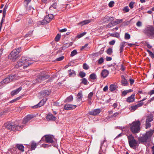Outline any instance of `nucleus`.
<instances>
[{
  "label": "nucleus",
  "mask_w": 154,
  "mask_h": 154,
  "mask_svg": "<svg viewBox=\"0 0 154 154\" xmlns=\"http://www.w3.org/2000/svg\"><path fill=\"white\" fill-rule=\"evenodd\" d=\"M32 63L31 62V59L30 58L26 57H23L17 61L15 64V67L18 68L23 66V68L25 69Z\"/></svg>",
  "instance_id": "nucleus-1"
},
{
  "label": "nucleus",
  "mask_w": 154,
  "mask_h": 154,
  "mask_svg": "<svg viewBox=\"0 0 154 154\" xmlns=\"http://www.w3.org/2000/svg\"><path fill=\"white\" fill-rule=\"evenodd\" d=\"M21 51V47H19L13 50L8 55V58L12 60L13 61H15L19 57V54Z\"/></svg>",
  "instance_id": "nucleus-2"
},
{
  "label": "nucleus",
  "mask_w": 154,
  "mask_h": 154,
  "mask_svg": "<svg viewBox=\"0 0 154 154\" xmlns=\"http://www.w3.org/2000/svg\"><path fill=\"white\" fill-rule=\"evenodd\" d=\"M140 122L139 120L133 122L130 125L131 131L133 134L138 133L140 131Z\"/></svg>",
  "instance_id": "nucleus-3"
},
{
  "label": "nucleus",
  "mask_w": 154,
  "mask_h": 154,
  "mask_svg": "<svg viewBox=\"0 0 154 154\" xmlns=\"http://www.w3.org/2000/svg\"><path fill=\"white\" fill-rule=\"evenodd\" d=\"M128 143L131 148L134 149H136L138 146V142L134 139L132 135H129L127 137Z\"/></svg>",
  "instance_id": "nucleus-4"
},
{
  "label": "nucleus",
  "mask_w": 154,
  "mask_h": 154,
  "mask_svg": "<svg viewBox=\"0 0 154 154\" xmlns=\"http://www.w3.org/2000/svg\"><path fill=\"white\" fill-rule=\"evenodd\" d=\"M153 132L154 130H152L147 132L145 134L143 135L142 137L139 138V141L141 142H146L147 139L152 136Z\"/></svg>",
  "instance_id": "nucleus-5"
},
{
  "label": "nucleus",
  "mask_w": 154,
  "mask_h": 154,
  "mask_svg": "<svg viewBox=\"0 0 154 154\" xmlns=\"http://www.w3.org/2000/svg\"><path fill=\"white\" fill-rule=\"evenodd\" d=\"M5 126L7 129L12 130H14V128L17 130H20L22 128V127L18 125H13L12 123L11 122H7L5 124Z\"/></svg>",
  "instance_id": "nucleus-6"
},
{
  "label": "nucleus",
  "mask_w": 154,
  "mask_h": 154,
  "mask_svg": "<svg viewBox=\"0 0 154 154\" xmlns=\"http://www.w3.org/2000/svg\"><path fill=\"white\" fill-rule=\"evenodd\" d=\"M154 31V27L152 26H148L143 30V32L150 38Z\"/></svg>",
  "instance_id": "nucleus-7"
},
{
  "label": "nucleus",
  "mask_w": 154,
  "mask_h": 154,
  "mask_svg": "<svg viewBox=\"0 0 154 154\" xmlns=\"http://www.w3.org/2000/svg\"><path fill=\"white\" fill-rule=\"evenodd\" d=\"M18 78V77L16 75H10L8 77H7L4 79L1 82L2 84L8 83L14 80H17Z\"/></svg>",
  "instance_id": "nucleus-8"
},
{
  "label": "nucleus",
  "mask_w": 154,
  "mask_h": 154,
  "mask_svg": "<svg viewBox=\"0 0 154 154\" xmlns=\"http://www.w3.org/2000/svg\"><path fill=\"white\" fill-rule=\"evenodd\" d=\"M54 16L51 14L46 15L44 19L41 22L42 25L46 24L50 22L53 18Z\"/></svg>",
  "instance_id": "nucleus-9"
},
{
  "label": "nucleus",
  "mask_w": 154,
  "mask_h": 154,
  "mask_svg": "<svg viewBox=\"0 0 154 154\" xmlns=\"http://www.w3.org/2000/svg\"><path fill=\"white\" fill-rule=\"evenodd\" d=\"M153 120V117L152 115L148 116L147 118L146 122V128L147 129L149 128L151 126V124L150 122Z\"/></svg>",
  "instance_id": "nucleus-10"
},
{
  "label": "nucleus",
  "mask_w": 154,
  "mask_h": 154,
  "mask_svg": "<svg viewBox=\"0 0 154 154\" xmlns=\"http://www.w3.org/2000/svg\"><path fill=\"white\" fill-rule=\"evenodd\" d=\"M34 117L35 116L33 115H27L24 118L23 122V124H25Z\"/></svg>",
  "instance_id": "nucleus-11"
},
{
  "label": "nucleus",
  "mask_w": 154,
  "mask_h": 154,
  "mask_svg": "<svg viewBox=\"0 0 154 154\" xmlns=\"http://www.w3.org/2000/svg\"><path fill=\"white\" fill-rule=\"evenodd\" d=\"M46 119L48 121H55L56 120L57 118L52 114L49 113L47 116Z\"/></svg>",
  "instance_id": "nucleus-12"
},
{
  "label": "nucleus",
  "mask_w": 154,
  "mask_h": 154,
  "mask_svg": "<svg viewBox=\"0 0 154 154\" xmlns=\"http://www.w3.org/2000/svg\"><path fill=\"white\" fill-rule=\"evenodd\" d=\"M47 100V98H46L45 100L43 99L38 104L32 106V108L33 109H36L41 107L45 104Z\"/></svg>",
  "instance_id": "nucleus-13"
},
{
  "label": "nucleus",
  "mask_w": 154,
  "mask_h": 154,
  "mask_svg": "<svg viewBox=\"0 0 154 154\" xmlns=\"http://www.w3.org/2000/svg\"><path fill=\"white\" fill-rule=\"evenodd\" d=\"M47 100V98H46L45 100L43 99L38 104L32 106V108L33 109H36L41 107L45 104Z\"/></svg>",
  "instance_id": "nucleus-14"
},
{
  "label": "nucleus",
  "mask_w": 154,
  "mask_h": 154,
  "mask_svg": "<svg viewBox=\"0 0 154 154\" xmlns=\"http://www.w3.org/2000/svg\"><path fill=\"white\" fill-rule=\"evenodd\" d=\"M101 112L100 109H97L92 110L89 112V114L91 115L96 116L99 114Z\"/></svg>",
  "instance_id": "nucleus-15"
},
{
  "label": "nucleus",
  "mask_w": 154,
  "mask_h": 154,
  "mask_svg": "<svg viewBox=\"0 0 154 154\" xmlns=\"http://www.w3.org/2000/svg\"><path fill=\"white\" fill-rule=\"evenodd\" d=\"M46 142L48 143H52L53 142V137L52 136L47 135L44 136Z\"/></svg>",
  "instance_id": "nucleus-16"
},
{
  "label": "nucleus",
  "mask_w": 154,
  "mask_h": 154,
  "mask_svg": "<svg viewBox=\"0 0 154 154\" xmlns=\"http://www.w3.org/2000/svg\"><path fill=\"white\" fill-rule=\"evenodd\" d=\"M51 92L50 90H45L40 92L42 97H46L49 96Z\"/></svg>",
  "instance_id": "nucleus-17"
},
{
  "label": "nucleus",
  "mask_w": 154,
  "mask_h": 154,
  "mask_svg": "<svg viewBox=\"0 0 154 154\" xmlns=\"http://www.w3.org/2000/svg\"><path fill=\"white\" fill-rule=\"evenodd\" d=\"M76 105H72L71 104H66L64 106V109L66 110H70L75 108Z\"/></svg>",
  "instance_id": "nucleus-18"
},
{
  "label": "nucleus",
  "mask_w": 154,
  "mask_h": 154,
  "mask_svg": "<svg viewBox=\"0 0 154 154\" xmlns=\"http://www.w3.org/2000/svg\"><path fill=\"white\" fill-rule=\"evenodd\" d=\"M135 100V94H133L131 96L128 97L126 101L128 103H130L134 101Z\"/></svg>",
  "instance_id": "nucleus-19"
},
{
  "label": "nucleus",
  "mask_w": 154,
  "mask_h": 154,
  "mask_svg": "<svg viewBox=\"0 0 154 154\" xmlns=\"http://www.w3.org/2000/svg\"><path fill=\"white\" fill-rule=\"evenodd\" d=\"M109 71L106 69H104L102 71L101 73V77L103 78L106 77L109 74Z\"/></svg>",
  "instance_id": "nucleus-20"
},
{
  "label": "nucleus",
  "mask_w": 154,
  "mask_h": 154,
  "mask_svg": "<svg viewBox=\"0 0 154 154\" xmlns=\"http://www.w3.org/2000/svg\"><path fill=\"white\" fill-rule=\"evenodd\" d=\"M94 19L88 20H85L81 22L78 23V25L81 24L82 26L88 24L91 22L93 21Z\"/></svg>",
  "instance_id": "nucleus-21"
},
{
  "label": "nucleus",
  "mask_w": 154,
  "mask_h": 154,
  "mask_svg": "<svg viewBox=\"0 0 154 154\" xmlns=\"http://www.w3.org/2000/svg\"><path fill=\"white\" fill-rule=\"evenodd\" d=\"M122 79L121 80V83L122 85L125 86L128 84V82L127 80L124 77V76L122 75L121 76Z\"/></svg>",
  "instance_id": "nucleus-22"
},
{
  "label": "nucleus",
  "mask_w": 154,
  "mask_h": 154,
  "mask_svg": "<svg viewBox=\"0 0 154 154\" xmlns=\"http://www.w3.org/2000/svg\"><path fill=\"white\" fill-rule=\"evenodd\" d=\"M15 146L21 152H23L24 151V147L22 144H17Z\"/></svg>",
  "instance_id": "nucleus-23"
},
{
  "label": "nucleus",
  "mask_w": 154,
  "mask_h": 154,
  "mask_svg": "<svg viewBox=\"0 0 154 154\" xmlns=\"http://www.w3.org/2000/svg\"><path fill=\"white\" fill-rule=\"evenodd\" d=\"M21 89L22 88L21 87H20L17 89L12 91L11 93V95L13 96L17 94L21 90Z\"/></svg>",
  "instance_id": "nucleus-24"
},
{
  "label": "nucleus",
  "mask_w": 154,
  "mask_h": 154,
  "mask_svg": "<svg viewBox=\"0 0 154 154\" xmlns=\"http://www.w3.org/2000/svg\"><path fill=\"white\" fill-rule=\"evenodd\" d=\"M126 43V42H123L121 43L120 45V48L119 49L120 53L123 51L124 48Z\"/></svg>",
  "instance_id": "nucleus-25"
},
{
  "label": "nucleus",
  "mask_w": 154,
  "mask_h": 154,
  "mask_svg": "<svg viewBox=\"0 0 154 154\" xmlns=\"http://www.w3.org/2000/svg\"><path fill=\"white\" fill-rule=\"evenodd\" d=\"M113 18L108 16H105L103 19V21L104 23L108 22L110 20H112Z\"/></svg>",
  "instance_id": "nucleus-26"
},
{
  "label": "nucleus",
  "mask_w": 154,
  "mask_h": 154,
  "mask_svg": "<svg viewBox=\"0 0 154 154\" xmlns=\"http://www.w3.org/2000/svg\"><path fill=\"white\" fill-rule=\"evenodd\" d=\"M143 104V103H140L137 104L136 105L132 106L131 107L132 109L133 110V111H134L137 109V108H138L139 107L142 106Z\"/></svg>",
  "instance_id": "nucleus-27"
},
{
  "label": "nucleus",
  "mask_w": 154,
  "mask_h": 154,
  "mask_svg": "<svg viewBox=\"0 0 154 154\" xmlns=\"http://www.w3.org/2000/svg\"><path fill=\"white\" fill-rule=\"evenodd\" d=\"M117 88V86L115 84H111L109 86V90L111 91H115Z\"/></svg>",
  "instance_id": "nucleus-28"
},
{
  "label": "nucleus",
  "mask_w": 154,
  "mask_h": 154,
  "mask_svg": "<svg viewBox=\"0 0 154 154\" xmlns=\"http://www.w3.org/2000/svg\"><path fill=\"white\" fill-rule=\"evenodd\" d=\"M133 90L132 89L125 90L122 92L121 94V96H125L128 93L131 92Z\"/></svg>",
  "instance_id": "nucleus-29"
},
{
  "label": "nucleus",
  "mask_w": 154,
  "mask_h": 154,
  "mask_svg": "<svg viewBox=\"0 0 154 154\" xmlns=\"http://www.w3.org/2000/svg\"><path fill=\"white\" fill-rule=\"evenodd\" d=\"M83 95L82 91H81L78 93L77 95V100L80 101L82 100Z\"/></svg>",
  "instance_id": "nucleus-30"
},
{
  "label": "nucleus",
  "mask_w": 154,
  "mask_h": 154,
  "mask_svg": "<svg viewBox=\"0 0 154 154\" xmlns=\"http://www.w3.org/2000/svg\"><path fill=\"white\" fill-rule=\"evenodd\" d=\"M38 144L34 142H32L31 143V150H34L36 148V146Z\"/></svg>",
  "instance_id": "nucleus-31"
},
{
  "label": "nucleus",
  "mask_w": 154,
  "mask_h": 154,
  "mask_svg": "<svg viewBox=\"0 0 154 154\" xmlns=\"http://www.w3.org/2000/svg\"><path fill=\"white\" fill-rule=\"evenodd\" d=\"M69 73L70 76H74L76 75L75 71L72 70H69Z\"/></svg>",
  "instance_id": "nucleus-32"
},
{
  "label": "nucleus",
  "mask_w": 154,
  "mask_h": 154,
  "mask_svg": "<svg viewBox=\"0 0 154 154\" xmlns=\"http://www.w3.org/2000/svg\"><path fill=\"white\" fill-rule=\"evenodd\" d=\"M81 83L85 85H87L88 83V82L87 81V79L85 78L81 79Z\"/></svg>",
  "instance_id": "nucleus-33"
},
{
  "label": "nucleus",
  "mask_w": 154,
  "mask_h": 154,
  "mask_svg": "<svg viewBox=\"0 0 154 154\" xmlns=\"http://www.w3.org/2000/svg\"><path fill=\"white\" fill-rule=\"evenodd\" d=\"M73 100V98L72 95H70L67 98L66 100V102H70Z\"/></svg>",
  "instance_id": "nucleus-34"
},
{
  "label": "nucleus",
  "mask_w": 154,
  "mask_h": 154,
  "mask_svg": "<svg viewBox=\"0 0 154 154\" xmlns=\"http://www.w3.org/2000/svg\"><path fill=\"white\" fill-rule=\"evenodd\" d=\"M90 78L93 80H94L96 79L97 76L94 73L91 74L89 76Z\"/></svg>",
  "instance_id": "nucleus-35"
},
{
  "label": "nucleus",
  "mask_w": 154,
  "mask_h": 154,
  "mask_svg": "<svg viewBox=\"0 0 154 154\" xmlns=\"http://www.w3.org/2000/svg\"><path fill=\"white\" fill-rule=\"evenodd\" d=\"M110 36H111L116 37L117 38L119 37V35L117 32H116L115 33H111L110 34Z\"/></svg>",
  "instance_id": "nucleus-36"
},
{
  "label": "nucleus",
  "mask_w": 154,
  "mask_h": 154,
  "mask_svg": "<svg viewBox=\"0 0 154 154\" xmlns=\"http://www.w3.org/2000/svg\"><path fill=\"white\" fill-rule=\"evenodd\" d=\"M77 54V52L76 50H74L71 52L70 56L71 57H73L76 55Z\"/></svg>",
  "instance_id": "nucleus-37"
},
{
  "label": "nucleus",
  "mask_w": 154,
  "mask_h": 154,
  "mask_svg": "<svg viewBox=\"0 0 154 154\" xmlns=\"http://www.w3.org/2000/svg\"><path fill=\"white\" fill-rule=\"evenodd\" d=\"M130 35L128 33H126L125 35V39L126 40H128L130 38Z\"/></svg>",
  "instance_id": "nucleus-38"
},
{
  "label": "nucleus",
  "mask_w": 154,
  "mask_h": 154,
  "mask_svg": "<svg viewBox=\"0 0 154 154\" xmlns=\"http://www.w3.org/2000/svg\"><path fill=\"white\" fill-rule=\"evenodd\" d=\"M61 37V35L59 34H58L56 36L55 38V40L56 42H58L60 39V38Z\"/></svg>",
  "instance_id": "nucleus-39"
},
{
  "label": "nucleus",
  "mask_w": 154,
  "mask_h": 154,
  "mask_svg": "<svg viewBox=\"0 0 154 154\" xmlns=\"http://www.w3.org/2000/svg\"><path fill=\"white\" fill-rule=\"evenodd\" d=\"M106 52L108 54L110 55L112 52V49L109 48L107 50Z\"/></svg>",
  "instance_id": "nucleus-40"
},
{
  "label": "nucleus",
  "mask_w": 154,
  "mask_h": 154,
  "mask_svg": "<svg viewBox=\"0 0 154 154\" xmlns=\"http://www.w3.org/2000/svg\"><path fill=\"white\" fill-rule=\"evenodd\" d=\"M48 77V75H42L41 76H39V79H40L41 80H44L46 78Z\"/></svg>",
  "instance_id": "nucleus-41"
},
{
  "label": "nucleus",
  "mask_w": 154,
  "mask_h": 154,
  "mask_svg": "<svg viewBox=\"0 0 154 154\" xmlns=\"http://www.w3.org/2000/svg\"><path fill=\"white\" fill-rule=\"evenodd\" d=\"M104 60L103 58L101 57L98 60V63L100 64H101L103 62Z\"/></svg>",
  "instance_id": "nucleus-42"
},
{
  "label": "nucleus",
  "mask_w": 154,
  "mask_h": 154,
  "mask_svg": "<svg viewBox=\"0 0 154 154\" xmlns=\"http://www.w3.org/2000/svg\"><path fill=\"white\" fill-rule=\"evenodd\" d=\"M79 75L80 77L81 78H83L85 75V73L82 72H80L79 73Z\"/></svg>",
  "instance_id": "nucleus-43"
},
{
  "label": "nucleus",
  "mask_w": 154,
  "mask_h": 154,
  "mask_svg": "<svg viewBox=\"0 0 154 154\" xmlns=\"http://www.w3.org/2000/svg\"><path fill=\"white\" fill-rule=\"evenodd\" d=\"M93 92H91L89 93L88 95V99H92V97L93 95Z\"/></svg>",
  "instance_id": "nucleus-44"
},
{
  "label": "nucleus",
  "mask_w": 154,
  "mask_h": 154,
  "mask_svg": "<svg viewBox=\"0 0 154 154\" xmlns=\"http://www.w3.org/2000/svg\"><path fill=\"white\" fill-rule=\"evenodd\" d=\"M57 3L56 2L54 3L51 5L50 8V9L52 7L54 9H56L57 7Z\"/></svg>",
  "instance_id": "nucleus-45"
},
{
  "label": "nucleus",
  "mask_w": 154,
  "mask_h": 154,
  "mask_svg": "<svg viewBox=\"0 0 154 154\" xmlns=\"http://www.w3.org/2000/svg\"><path fill=\"white\" fill-rule=\"evenodd\" d=\"M20 97H18L17 98L14 99L12 100L10 102L11 103H12L16 101L17 100H19L20 99Z\"/></svg>",
  "instance_id": "nucleus-46"
},
{
  "label": "nucleus",
  "mask_w": 154,
  "mask_h": 154,
  "mask_svg": "<svg viewBox=\"0 0 154 154\" xmlns=\"http://www.w3.org/2000/svg\"><path fill=\"white\" fill-rule=\"evenodd\" d=\"M83 68L84 69L87 70L88 69L89 67L86 63H85L83 64Z\"/></svg>",
  "instance_id": "nucleus-47"
},
{
  "label": "nucleus",
  "mask_w": 154,
  "mask_h": 154,
  "mask_svg": "<svg viewBox=\"0 0 154 154\" xmlns=\"http://www.w3.org/2000/svg\"><path fill=\"white\" fill-rule=\"evenodd\" d=\"M120 113H121V112H116L114 113V114H113L111 116V117H116V116H117L118 115H119Z\"/></svg>",
  "instance_id": "nucleus-48"
},
{
  "label": "nucleus",
  "mask_w": 154,
  "mask_h": 154,
  "mask_svg": "<svg viewBox=\"0 0 154 154\" xmlns=\"http://www.w3.org/2000/svg\"><path fill=\"white\" fill-rule=\"evenodd\" d=\"M64 57L63 56L60 57L56 59V60L57 61H60L62 60L64 58Z\"/></svg>",
  "instance_id": "nucleus-49"
},
{
  "label": "nucleus",
  "mask_w": 154,
  "mask_h": 154,
  "mask_svg": "<svg viewBox=\"0 0 154 154\" xmlns=\"http://www.w3.org/2000/svg\"><path fill=\"white\" fill-rule=\"evenodd\" d=\"M86 32H83V33H81V34L78 35V37L79 38H80L82 37L83 36L85 35L86 34Z\"/></svg>",
  "instance_id": "nucleus-50"
},
{
  "label": "nucleus",
  "mask_w": 154,
  "mask_h": 154,
  "mask_svg": "<svg viewBox=\"0 0 154 154\" xmlns=\"http://www.w3.org/2000/svg\"><path fill=\"white\" fill-rule=\"evenodd\" d=\"M114 3L113 1L110 2L109 4V6L110 7H112L114 5Z\"/></svg>",
  "instance_id": "nucleus-51"
},
{
  "label": "nucleus",
  "mask_w": 154,
  "mask_h": 154,
  "mask_svg": "<svg viewBox=\"0 0 154 154\" xmlns=\"http://www.w3.org/2000/svg\"><path fill=\"white\" fill-rule=\"evenodd\" d=\"M123 11H125V12H128L129 11V9L128 6L125 7L123 9Z\"/></svg>",
  "instance_id": "nucleus-52"
},
{
  "label": "nucleus",
  "mask_w": 154,
  "mask_h": 154,
  "mask_svg": "<svg viewBox=\"0 0 154 154\" xmlns=\"http://www.w3.org/2000/svg\"><path fill=\"white\" fill-rule=\"evenodd\" d=\"M134 4V2H131L129 3V6L132 9L133 8V5Z\"/></svg>",
  "instance_id": "nucleus-53"
},
{
  "label": "nucleus",
  "mask_w": 154,
  "mask_h": 154,
  "mask_svg": "<svg viewBox=\"0 0 154 154\" xmlns=\"http://www.w3.org/2000/svg\"><path fill=\"white\" fill-rule=\"evenodd\" d=\"M142 23L140 21H139L136 23V25L138 27H140L142 26Z\"/></svg>",
  "instance_id": "nucleus-54"
},
{
  "label": "nucleus",
  "mask_w": 154,
  "mask_h": 154,
  "mask_svg": "<svg viewBox=\"0 0 154 154\" xmlns=\"http://www.w3.org/2000/svg\"><path fill=\"white\" fill-rule=\"evenodd\" d=\"M106 139L105 138L104 139L103 141H102L100 143V149H101L102 147V146L104 142H106Z\"/></svg>",
  "instance_id": "nucleus-55"
},
{
  "label": "nucleus",
  "mask_w": 154,
  "mask_h": 154,
  "mask_svg": "<svg viewBox=\"0 0 154 154\" xmlns=\"http://www.w3.org/2000/svg\"><path fill=\"white\" fill-rule=\"evenodd\" d=\"M123 21L122 19H118L116 21V23L117 24H119L122 23Z\"/></svg>",
  "instance_id": "nucleus-56"
},
{
  "label": "nucleus",
  "mask_w": 154,
  "mask_h": 154,
  "mask_svg": "<svg viewBox=\"0 0 154 154\" xmlns=\"http://www.w3.org/2000/svg\"><path fill=\"white\" fill-rule=\"evenodd\" d=\"M49 146V145L48 144H43L42 145L41 147H44V148H46V147H48Z\"/></svg>",
  "instance_id": "nucleus-57"
},
{
  "label": "nucleus",
  "mask_w": 154,
  "mask_h": 154,
  "mask_svg": "<svg viewBox=\"0 0 154 154\" xmlns=\"http://www.w3.org/2000/svg\"><path fill=\"white\" fill-rule=\"evenodd\" d=\"M146 45L147 47L149 49H151L152 48V46L148 43H146Z\"/></svg>",
  "instance_id": "nucleus-58"
},
{
  "label": "nucleus",
  "mask_w": 154,
  "mask_h": 154,
  "mask_svg": "<svg viewBox=\"0 0 154 154\" xmlns=\"http://www.w3.org/2000/svg\"><path fill=\"white\" fill-rule=\"evenodd\" d=\"M115 40H112V41L109 42V44L110 45H113L115 44Z\"/></svg>",
  "instance_id": "nucleus-59"
},
{
  "label": "nucleus",
  "mask_w": 154,
  "mask_h": 154,
  "mask_svg": "<svg viewBox=\"0 0 154 154\" xmlns=\"http://www.w3.org/2000/svg\"><path fill=\"white\" fill-rule=\"evenodd\" d=\"M112 58L110 57H106V60L107 61H110L112 60Z\"/></svg>",
  "instance_id": "nucleus-60"
},
{
  "label": "nucleus",
  "mask_w": 154,
  "mask_h": 154,
  "mask_svg": "<svg viewBox=\"0 0 154 154\" xmlns=\"http://www.w3.org/2000/svg\"><path fill=\"white\" fill-rule=\"evenodd\" d=\"M149 54L152 58H154V54L151 51Z\"/></svg>",
  "instance_id": "nucleus-61"
},
{
  "label": "nucleus",
  "mask_w": 154,
  "mask_h": 154,
  "mask_svg": "<svg viewBox=\"0 0 154 154\" xmlns=\"http://www.w3.org/2000/svg\"><path fill=\"white\" fill-rule=\"evenodd\" d=\"M67 30V29L66 28H64L60 30V32H66Z\"/></svg>",
  "instance_id": "nucleus-62"
},
{
  "label": "nucleus",
  "mask_w": 154,
  "mask_h": 154,
  "mask_svg": "<svg viewBox=\"0 0 154 154\" xmlns=\"http://www.w3.org/2000/svg\"><path fill=\"white\" fill-rule=\"evenodd\" d=\"M42 2L44 3H48L50 2V0H41Z\"/></svg>",
  "instance_id": "nucleus-63"
},
{
  "label": "nucleus",
  "mask_w": 154,
  "mask_h": 154,
  "mask_svg": "<svg viewBox=\"0 0 154 154\" xmlns=\"http://www.w3.org/2000/svg\"><path fill=\"white\" fill-rule=\"evenodd\" d=\"M108 89V87L107 86H106L103 88V91H106Z\"/></svg>",
  "instance_id": "nucleus-64"
}]
</instances>
